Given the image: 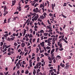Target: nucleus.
<instances>
[{
  "instance_id": "1",
  "label": "nucleus",
  "mask_w": 75,
  "mask_h": 75,
  "mask_svg": "<svg viewBox=\"0 0 75 75\" xmlns=\"http://www.w3.org/2000/svg\"><path fill=\"white\" fill-rule=\"evenodd\" d=\"M69 64V63H67L65 64V65H66V66L65 67L64 69H68V68H69V67L70 66Z\"/></svg>"
},
{
  "instance_id": "2",
  "label": "nucleus",
  "mask_w": 75,
  "mask_h": 75,
  "mask_svg": "<svg viewBox=\"0 0 75 75\" xmlns=\"http://www.w3.org/2000/svg\"><path fill=\"white\" fill-rule=\"evenodd\" d=\"M60 66H61L62 68H65V64H63L62 62L60 63Z\"/></svg>"
},
{
  "instance_id": "3",
  "label": "nucleus",
  "mask_w": 75,
  "mask_h": 75,
  "mask_svg": "<svg viewBox=\"0 0 75 75\" xmlns=\"http://www.w3.org/2000/svg\"><path fill=\"white\" fill-rule=\"evenodd\" d=\"M38 17H39V16H38V14H37L36 16L34 18L35 19V21H37V19L38 18Z\"/></svg>"
},
{
  "instance_id": "4",
  "label": "nucleus",
  "mask_w": 75,
  "mask_h": 75,
  "mask_svg": "<svg viewBox=\"0 0 75 75\" xmlns=\"http://www.w3.org/2000/svg\"><path fill=\"white\" fill-rule=\"evenodd\" d=\"M31 15V16H36V13H32V12H30L29 13Z\"/></svg>"
},
{
  "instance_id": "5",
  "label": "nucleus",
  "mask_w": 75,
  "mask_h": 75,
  "mask_svg": "<svg viewBox=\"0 0 75 75\" xmlns=\"http://www.w3.org/2000/svg\"><path fill=\"white\" fill-rule=\"evenodd\" d=\"M44 44H45V42H42L40 43V45H41L42 47H44Z\"/></svg>"
},
{
  "instance_id": "6",
  "label": "nucleus",
  "mask_w": 75,
  "mask_h": 75,
  "mask_svg": "<svg viewBox=\"0 0 75 75\" xmlns=\"http://www.w3.org/2000/svg\"><path fill=\"white\" fill-rule=\"evenodd\" d=\"M4 12H5L6 10H8V8H7V6H4Z\"/></svg>"
},
{
  "instance_id": "7",
  "label": "nucleus",
  "mask_w": 75,
  "mask_h": 75,
  "mask_svg": "<svg viewBox=\"0 0 75 75\" xmlns=\"http://www.w3.org/2000/svg\"><path fill=\"white\" fill-rule=\"evenodd\" d=\"M16 0H15L14 1H13L12 4L13 6H14V5H15V4H16Z\"/></svg>"
},
{
  "instance_id": "8",
  "label": "nucleus",
  "mask_w": 75,
  "mask_h": 75,
  "mask_svg": "<svg viewBox=\"0 0 75 75\" xmlns=\"http://www.w3.org/2000/svg\"><path fill=\"white\" fill-rule=\"evenodd\" d=\"M4 12H5L4 13V16H6V15L7 14H8V12L7 11H5Z\"/></svg>"
},
{
  "instance_id": "9",
  "label": "nucleus",
  "mask_w": 75,
  "mask_h": 75,
  "mask_svg": "<svg viewBox=\"0 0 75 75\" xmlns=\"http://www.w3.org/2000/svg\"><path fill=\"white\" fill-rule=\"evenodd\" d=\"M55 51V49H53L51 52L50 54H53L54 53V51Z\"/></svg>"
},
{
  "instance_id": "10",
  "label": "nucleus",
  "mask_w": 75,
  "mask_h": 75,
  "mask_svg": "<svg viewBox=\"0 0 75 75\" xmlns=\"http://www.w3.org/2000/svg\"><path fill=\"white\" fill-rule=\"evenodd\" d=\"M62 40L64 41L65 42H66V43L68 44V41H67V40L65 39V38H63L62 39Z\"/></svg>"
},
{
  "instance_id": "11",
  "label": "nucleus",
  "mask_w": 75,
  "mask_h": 75,
  "mask_svg": "<svg viewBox=\"0 0 75 75\" xmlns=\"http://www.w3.org/2000/svg\"><path fill=\"white\" fill-rule=\"evenodd\" d=\"M19 65L18 63H17L16 65L17 69H19L20 68V67H19Z\"/></svg>"
},
{
  "instance_id": "12",
  "label": "nucleus",
  "mask_w": 75,
  "mask_h": 75,
  "mask_svg": "<svg viewBox=\"0 0 75 75\" xmlns=\"http://www.w3.org/2000/svg\"><path fill=\"white\" fill-rule=\"evenodd\" d=\"M45 5H43V6H42L43 8H42V10H43V13H44V12L45 11V10L44 9V8L45 7Z\"/></svg>"
},
{
  "instance_id": "13",
  "label": "nucleus",
  "mask_w": 75,
  "mask_h": 75,
  "mask_svg": "<svg viewBox=\"0 0 75 75\" xmlns=\"http://www.w3.org/2000/svg\"><path fill=\"white\" fill-rule=\"evenodd\" d=\"M33 11H34V12H35V13H38V11H37L35 8H34L33 9Z\"/></svg>"
},
{
  "instance_id": "14",
  "label": "nucleus",
  "mask_w": 75,
  "mask_h": 75,
  "mask_svg": "<svg viewBox=\"0 0 75 75\" xmlns=\"http://www.w3.org/2000/svg\"><path fill=\"white\" fill-rule=\"evenodd\" d=\"M28 37H30V34H26L25 37L27 38H28Z\"/></svg>"
},
{
  "instance_id": "15",
  "label": "nucleus",
  "mask_w": 75,
  "mask_h": 75,
  "mask_svg": "<svg viewBox=\"0 0 75 75\" xmlns=\"http://www.w3.org/2000/svg\"><path fill=\"white\" fill-rule=\"evenodd\" d=\"M58 39L57 38H55V37H54V38H53V40H54V41H57V39Z\"/></svg>"
},
{
  "instance_id": "16",
  "label": "nucleus",
  "mask_w": 75,
  "mask_h": 75,
  "mask_svg": "<svg viewBox=\"0 0 75 75\" xmlns=\"http://www.w3.org/2000/svg\"><path fill=\"white\" fill-rule=\"evenodd\" d=\"M21 46L22 47H24L25 46V43H22L21 44Z\"/></svg>"
},
{
  "instance_id": "17",
  "label": "nucleus",
  "mask_w": 75,
  "mask_h": 75,
  "mask_svg": "<svg viewBox=\"0 0 75 75\" xmlns=\"http://www.w3.org/2000/svg\"><path fill=\"white\" fill-rule=\"evenodd\" d=\"M36 73V70L35 69H34L33 71V75H35V74Z\"/></svg>"
},
{
  "instance_id": "18",
  "label": "nucleus",
  "mask_w": 75,
  "mask_h": 75,
  "mask_svg": "<svg viewBox=\"0 0 75 75\" xmlns=\"http://www.w3.org/2000/svg\"><path fill=\"white\" fill-rule=\"evenodd\" d=\"M8 33H7V34H6L5 35H4L3 36V37H7L8 36Z\"/></svg>"
},
{
  "instance_id": "19",
  "label": "nucleus",
  "mask_w": 75,
  "mask_h": 75,
  "mask_svg": "<svg viewBox=\"0 0 75 75\" xmlns=\"http://www.w3.org/2000/svg\"><path fill=\"white\" fill-rule=\"evenodd\" d=\"M59 48H61L62 47V43H61L59 45Z\"/></svg>"
},
{
  "instance_id": "20",
  "label": "nucleus",
  "mask_w": 75,
  "mask_h": 75,
  "mask_svg": "<svg viewBox=\"0 0 75 75\" xmlns=\"http://www.w3.org/2000/svg\"><path fill=\"white\" fill-rule=\"evenodd\" d=\"M10 20H11V18H9L8 20V23H9L10 22Z\"/></svg>"
},
{
  "instance_id": "21",
  "label": "nucleus",
  "mask_w": 75,
  "mask_h": 75,
  "mask_svg": "<svg viewBox=\"0 0 75 75\" xmlns=\"http://www.w3.org/2000/svg\"><path fill=\"white\" fill-rule=\"evenodd\" d=\"M43 35H44L45 36H47V35H48V33H44Z\"/></svg>"
},
{
  "instance_id": "22",
  "label": "nucleus",
  "mask_w": 75,
  "mask_h": 75,
  "mask_svg": "<svg viewBox=\"0 0 75 75\" xmlns=\"http://www.w3.org/2000/svg\"><path fill=\"white\" fill-rule=\"evenodd\" d=\"M7 40L8 41H11V38L8 37V38Z\"/></svg>"
},
{
  "instance_id": "23",
  "label": "nucleus",
  "mask_w": 75,
  "mask_h": 75,
  "mask_svg": "<svg viewBox=\"0 0 75 75\" xmlns=\"http://www.w3.org/2000/svg\"><path fill=\"white\" fill-rule=\"evenodd\" d=\"M56 57L57 58H59V59H61V56L59 55H57Z\"/></svg>"
},
{
  "instance_id": "24",
  "label": "nucleus",
  "mask_w": 75,
  "mask_h": 75,
  "mask_svg": "<svg viewBox=\"0 0 75 75\" xmlns=\"http://www.w3.org/2000/svg\"><path fill=\"white\" fill-rule=\"evenodd\" d=\"M52 10H54V6L53 4H52Z\"/></svg>"
},
{
  "instance_id": "25",
  "label": "nucleus",
  "mask_w": 75,
  "mask_h": 75,
  "mask_svg": "<svg viewBox=\"0 0 75 75\" xmlns=\"http://www.w3.org/2000/svg\"><path fill=\"white\" fill-rule=\"evenodd\" d=\"M55 40H52V45H54V44H55Z\"/></svg>"
},
{
  "instance_id": "26",
  "label": "nucleus",
  "mask_w": 75,
  "mask_h": 75,
  "mask_svg": "<svg viewBox=\"0 0 75 75\" xmlns=\"http://www.w3.org/2000/svg\"><path fill=\"white\" fill-rule=\"evenodd\" d=\"M48 59H49V61H52V59H51V58L50 57H48Z\"/></svg>"
},
{
  "instance_id": "27",
  "label": "nucleus",
  "mask_w": 75,
  "mask_h": 75,
  "mask_svg": "<svg viewBox=\"0 0 75 75\" xmlns=\"http://www.w3.org/2000/svg\"><path fill=\"white\" fill-rule=\"evenodd\" d=\"M40 19H42V18H44V17L43 15L42 16H40Z\"/></svg>"
},
{
  "instance_id": "28",
  "label": "nucleus",
  "mask_w": 75,
  "mask_h": 75,
  "mask_svg": "<svg viewBox=\"0 0 75 75\" xmlns=\"http://www.w3.org/2000/svg\"><path fill=\"white\" fill-rule=\"evenodd\" d=\"M30 6L29 5H26L24 7V8H27V7H28Z\"/></svg>"
},
{
  "instance_id": "29",
  "label": "nucleus",
  "mask_w": 75,
  "mask_h": 75,
  "mask_svg": "<svg viewBox=\"0 0 75 75\" xmlns=\"http://www.w3.org/2000/svg\"><path fill=\"white\" fill-rule=\"evenodd\" d=\"M36 66V67H37V69H38V67H39V64H38H38H37Z\"/></svg>"
},
{
  "instance_id": "30",
  "label": "nucleus",
  "mask_w": 75,
  "mask_h": 75,
  "mask_svg": "<svg viewBox=\"0 0 75 75\" xmlns=\"http://www.w3.org/2000/svg\"><path fill=\"white\" fill-rule=\"evenodd\" d=\"M51 54V58H52V57H54V53H53Z\"/></svg>"
},
{
  "instance_id": "31",
  "label": "nucleus",
  "mask_w": 75,
  "mask_h": 75,
  "mask_svg": "<svg viewBox=\"0 0 75 75\" xmlns=\"http://www.w3.org/2000/svg\"><path fill=\"white\" fill-rule=\"evenodd\" d=\"M14 45L16 46H17V45H18V44L17 43L15 42L14 43Z\"/></svg>"
},
{
  "instance_id": "32",
  "label": "nucleus",
  "mask_w": 75,
  "mask_h": 75,
  "mask_svg": "<svg viewBox=\"0 0 75 75\" xmlns=\"http://www.w3.org/2000/svg\"><path fill=\"white\" fill-rule=\"evenodd\" d=\"M28 73H29L28 70H27L25 72V74H28Z\"/></svg>"
},
{
  "instance_id": "33",
  "label": "nucleus",
  "mask_w": 75,
  "mask_h": 75,
  "mask_svg": "<svg viewBox=\"0 0 75 75\" xmlns=\"http://www.w3.org/2000/svg\"><path fill=\"white\" fill-rule=\"evenodd\" d=\"M61 48H59V51H62V50H64V48L62 47H61Z\"/></svg>"
},
{
  "instance_id": "34",
  "label": "nucleus",
  "mask_w": 75,
  "mask_h": 75,
  "mask_svg": "<svg viewBox=\"0 0 75 75\" xmlns=\"http://www.w3.org/2000/svg\"><path fill=\"white\" fill-rule=\"evenodd\" d=\"M40 33H44V31L43 30H40Z\"/></svg>"
},
{
  "instance_id": "35",
  "label": "nucleus",
  "mask_w": 75,
  "mask_h": 75,
  "mask_svg": "<svg viewBox=\"0 0 75 75\" xmlns=\"http://www.w3.org/2000/svg\"><path fill=\"white\" fill-rule=\"evenodd\" d=\"M11 50V48H10V47L8 49V52H10Z\"/></svg>"
},
{
  "instance_id": "36",
  "label": "nucleus",
  "mask_w": 75,
  "mask_h": 75,
  "mask_svg": "<svg viewBox=\"0 0 75 75\" xmlns=\"http://www.w3.org/2000/svg\"><path fill=\"white\" fill-rule=\"evenodd\" d=\"M51 47H49V46H47L46 47V49L47 50H49V49H50Z\"/></svg>"
},
{
  "instance_id": "37",
  "label": "nucleus",
  "mask_w": 75,
  "mask_h": 75,
  "mask_svg": "<svg viewBox=\"0 0 75 75\" xmlns=\"http://www.w3.org/2000/svg\"><path fill=\"white\" fill-rule=\"evenodd\" d=\"M3 42H1V47H2L3 46Z\"/></svg>"
},
{
  "instance_id": "38",
  "label": "nucleus",
  "mask_w": 75,
  "mask_h": 75,
  "mask_svg": "<svg viewBox=\"0 0 75 75\" xmlns=\"http://www.w3.org/2000/svg\"><path fill=\"white\" fill-rule=\"evenodd\" d=\"M6 21H7V19H4V23H7V22H6Z\"/></svg>"
},
{
  "instance_id": "39",
  "label": "nucleus",
  "mask_w": 75,
  "mask_h": 75,
  "mask_svg": "<svg viewBox=\"0 0 75 75\" xmlns=\"http://www.w3.org/2000/svg\"><path fill=\"white\" fill-rule=\"evenodd\" d=\"M40 61V57H38L37 58V61Z\"/></svg>"
},
{
  "instance_id": "40",
  "label": "nucleus",
  "mask_w": 75,
  "mask_h": 75,
  "mask_svg": "<svg viewBox=\"0 0 75 75\" xmlns=\"http://www.w3.org/2000/svg\"><path fill=\"white\" fill-rule=\"evenodd\" d=\"M18 14V11L15 12L14 13V14Z\"/></svg>"
},
{
  "instance_id": "41",
  "label": "nucleus",
  "mask_w": 75,
  "mask_h": 75,
  "mask_svg": "<svg viewBox=\"0 0 75 75\" xmlns=\"http://www.w3.org/2000/svg\"><path fill=\"white\" fill-rule=\"evenodd\" d=\"M46 56H47L49 54L48 53H45L44 54Z\"/></svg>"
},
{
  "instance_id": "42",
  "label": "nucleus",
  "mask_w": 75,
  "mask_h": 75,
  "mask_svg": "<svg viewBox=\"0 0 75 75\" xmlns=\"http://www.w3.org/2000/svg\"><path fill=\"white\" fill-rule=\"evenodd\" d=\"M37 6H38V4H36L34 6L35 7Z\"/></svg>"
},
{
  "instance_id": "43",
  "label": "nucleus",
  "mask_w": 75,
  "mask_h": 75,
  "mask_svg": "<svg viewBox=\"0 0 75 75\" xmlns=\"http://www.w3.org/2000/svg\"><path fill=\"white\" fill-rule=\"evenodd\" d=\"M60 65H58L57 67L58 69H61V67Z\"/></svg>"
},
{
  "instance_id": "44",
  "label": "nucleus",
  "mask_w": 75,
  "mask_h": 75,
  "mask_svg": "<svg viewBox=\"0 0 75 75\" xmlns=\"http://www.w3.org/2000/svg\"><path fill=\"white\" fill-rule=\"evenodd\" d=\"M47 27H49V28H47V29H52L51 27H50V26H47Z\"/></svg>"
},
{
  "instance_id": "45",
  "label": "nucleus",
  "mask_w": 75,
  "mask_h": 75,
  "mask_svg": "<svg viewBox=\"0 0 75 75\" xmlns=\"http://www.w3.org/2000/svg\"><path fill=\"white\" fill-rule=\"evenodd\" d=\"M33 36L32 35V34H30V36H29V38H32V37H33Z\"/></svg>"
},
{
  "instance_id": "46",
  "label": "nucleus",
  "mask_w": 75,
  "mask_h": 75,
  "mask_svg": "<svg viewBox=\"0 0 75 75\" xmlns=\"http://www.w3.org/2000/svg\"><path fill=\"white\" fill-rule=\"evenodd\" d=\"M41 25H43L44 26V27H45L46 25H45V24H44V23H43V22H42V23H41Z\"/></svg>"
},
{
  "instance_id": "47",
  "label": "nucleus",
  "mask_w": 75,
  "mask_h": 75,
  "mask_svg": "<svg viewBox=\"0 0 75 75\" xmlns=\"http://www.w3.org/2000/svg\"><path fill=\"white\" fill-rule=\"evenodd\" d=\"M61 44V42H57V45H59Z\"/></svg>"
},
{
  "instance_id": "48",
  "label": "nucleus",
  "mask_w": 75,
  "mask_h": 75,
  "mask_svg": "<svg viewBox=\"0 0 75 75\" xmlns=\"http://www.w3.org/2000/svg\"><path fill=\"white\" fill-rule=\"evenodd\" d=\"M43 37H44V36H42L40 37L41 40H43Z\"/></svg>"
},
{
  "instance_id": "49",
  "label": "nucleus",
  "mask_w": 75,
  "mask_h": 75,
  "mask_svg": "<svg viewBox=\"0 0 75 75\" xmlns=\"http://www.w3.org/2000/svg\"><path fill=\"white\" fill-rule=\"evenodd\" d=\"M38 21H40V22H41L42 21V20L41 19H38Z\"/></svg>"
},
{
  "instance_id": "50",
  "label": "nucleus",
  "mask_w": 75,
  "mask_h": 75,
  "mask_svg": "<svg viewBox=\"0 0 75 75\" xmlns=\"http://www.w3.org/2000/svg\"><path fill=\"white\" fill-rule=\"evenodd\" d=\"M20 71L18 70L17 71V74H18V75H20Z\"/></svg>"
},
{
  "instance_id": "51",
  "label": "nucleus",
  "mask_w": 75,
  "mask_h": 75,
  "mask_svg": "<svg viewBox=\"0 0 75 75\" xmlns=\"http://www.w3.org/2000/svg\"><path fill=\"white\" fill-rule=\"evenodd\" d=\"M30 67H32V62L30 63Z\"/></svg>"
},
{
  "instance_id": "52",
  "label": "nucleus",
  "mask_w": 75,
  "mask_h": 75,
  "mask_svg": "<svg viewBox=\"0 0 75 75\" xmlns=\"http://www.w3.org/2000/svg\"><path fill=\"white\" fill-rule=\"evenodd\" d=\"M5 48H8V45H5Z\"/></svg>"
},
{
  "instance_id": "53",
  "label": "nucleus",
  "mask_w": 75,
  "mask_h": 75,
  "mask_svg": "<svg viewBox=\"0 0 75 75\" xmlns=\"http://www.w3.org/2000/svg\"><path fill=\"white\" fill-rule=\"evenodd\" d=\"M49 16H50V17H51L52 16H53V15L51 13H50L49 14Z\"/></svg>"
},
{
  "instance_id": "54",
  "label": "nucleus",
  "mask_w": 75,
  "mask_h": 75,
  "mask_svg": "<svg viewBox=\"0 0 75 75\" xmlns=\"http://www.w3.org/2000/svg\"><path fill=\"white\" fill-rule=\"evenodd\" d=\"M63 6H67V3H64V4L63 5Z\"/></svg>"
},
{
  "instance_id": "55",
  "label": "nucleus",
  "mask_w": 75,
  "mask_h": 75,
  "mask_svg": "<svg viewBox=\"0 0 75 75\" xmlns=\"http://www.w3.org/2000/svg\"><path fill=\"white\" fill-rule=\"evenodd\" d=\"M23 64H26V62H25V61H24L23 62Z\"/></svg>"
},
{
  "instance_id": "56",
  "label": "nucleus",
  "mask_w": 75,
  "mask_h": 75,
  "mask_svg": "<svg viewBox=\"0 0 75 75\" xmlns=\"http://www.w3.org/2000/svg\"><path fill=\"white\" fill-rule=\"evenodd\" d=\"M10 52L12 54H13L14 53V51H11V52L10 51Z\"/></svg>"
},
{
  "instance_id": "57",
  "label": "nucleus",
  "mask_w": 75,
  "mask_h": 75,
  "mask_svg": "<svg viewBox=\"0 0 75 75\" xmlns=\"http://www.w3.org/2000/svg\"><path fill=\"white\" fill-rule=\"evenodd\" d=\"M43 6V5H42V4H41L40 6V8H42Z\"/></svg>"
},
{
  "instance_id": "58",
  "label": "nucleus",
  "mask_w": 75,
  "mask_h": 75,
  "mask_svg": "<svg viewBox=\"0 0 75 75\" xmlns=\"http://www.w3.org/2000/svg\"><path fill=\"white\" fill-rule=\"evenodd\" d=\"M16 34L15 33H13V34L12 35H13V36H14V37H15V36H16Z\"/></svg>"
},
{
  "instance_id": "59",
  "label": "nucleus",
  "mask_w": 75,
  "mask_h": 75,
  "mask_svg": "<svg viewBox=\"0 0 75 75\" xmlns=\"http://www.w3.org/2000/svg\"><path fill=\"white\" fill-rule=\"evenodd\" d=\"M52 29H50L49 30H48V32H52Z\"/></svg>"
},
{
  "instance_id": "60",
  "label": "nucleus",
  "mask_w": 75,
  "mask_h": 75,
  "mask_svg": "<svg viewBox=\"0 0 75 75\" xmlns=\"http://www.w3.org/2000/svg\"><path fill=\"white\" fill-rule=\"evenodd\" d=\"M9 52V53H8V55H10L11 54L10 52Z\"/></svg>"
},
{
  "instance_id": "61",
  "label": "nucleus",
  "mask_w": 75,
  "mask_h": 75,
  "mask_svg": "<svg viewBox=\"0 0 75 75\" xmlns=\"http://www.w3.org/2000/svg\"><path fill=\"white\" fill-rule=\"evenodd\" d=\"M31 41H32V38H30L29 40V42H31Z\"/></svg>"
},
{
  "instance_id": "62",
  "label": "nucleus",
  "mask_w": 75,
  "mask_h": 75,
  "mask_svg": "<svg viewBox=\"0 0 75 75\" xmlns=\"http://www.w3.org/2000/svg\"><path fill=\"white\" fill-rule=\"evenodd\" d=\"M51 37L52 38V37H53V38H54V37H55V36L54 35H52L51 36Z\"/></svg>"
},
{
  "instance_id": "63",
  "label": "nucleus",
  "mask_w": 75,
  "mask_h": 75,
  "mask_svg": "<svg viewBox=\"0 0 75 75\" xmlns=\"http://www.w3.org/2000/svg\"><path fill=\"white\" fill-rule=\"evenodd\" d=\"M66 27V25H64V26L63 27V28L64 29V28H65V27Z\"/></svg>"
},
{
  "instance_id": "64",
  "label": "nucleus",
  "mask_w": 75,
  "mask_h": 75,
  "mask_svg": "<svg viewBox=\"0 0 75 75\" xmlns=\"http://www.w3.org/2000/svg\"><path fill=\"white\" fill-rule=\"evenodd\" d=\"M0 75H4V74H3V73L0 72Z\"/></svg>"
}]
</instances>
